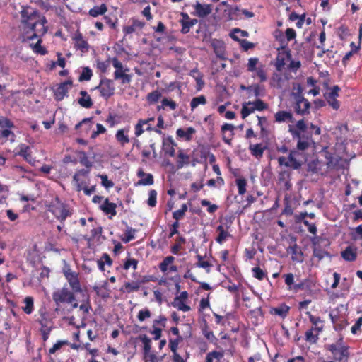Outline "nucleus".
Segmentation results:
<instances>
[{"label": "nucleus", "instance_id": "4c0bfd02", "mask_svg": "<svg viewBox=\"0 0 362 362\" xmlns=\"http://www.w3.org/2000/svg\"><path fill=\"white\" fill-rule=\"evenodd\" d=\"M248 105H252L254 110L262 111L268 107V105L264 103L262 100L257 99L254 102H248Z\"/></svg>", "mask_w": 362, "mask_h": 362}, {"label": "nucleus", "instance_id": "aec40b11", "mask_svg": "<svg viewBox=\"0 0 362 362\" xmlns=\"http://www.w3.org/2000/svg\"><path fill=\"white\" fill-rule=\"evenodd\" d=\"M66 280L69 282L70 287L72 291L75 293L81 292V284L78 277V274L76 273L74 275L66 276Z\"/></svg>", "mask_w": 362, "mask_h": 362}, {"label": "nucleus", "instance_id": "5701e85b", "mask_svg": "<svg viewBox=\"0 0 362 362\" xmlns=\"http://www.w3.org/2000/svg\"><path fill=\"white\" fill-rule=\"evenodd\" d=\"M290 308L285 305L281 304L278 307L272 308L270 310V313L272 315L280 316L282 318H285L288 312H289Z\"/></svg>", "mask_w": 362, "mask_h": 362}, {"label": "nucleus", "instance_id": "473e14b6", "mask_svg": "<svg viewBox=\"0 0 362 362\" xmlns=\"http://www.w3.org/2000/svg\"><path fill=\"white\" fill-rule=\"evenodd\" d=\"M172 306L183 312H187L191 310L190 306L185 304V301L181 300L178 298H174L172 302Z\"/></svg>", "mask_w": 362, "mask_h": 362}, {"label": "nucleus", "instance_id": "20e7f679", "mask_svg": "<svg viewBox=\"0 0 362 362\" xmlns=\"http://www.w3.org/2000/svg\"><path fill=\"white\" fill-rule=\"evenodd\" d=\"M75 293L73 291H70L65 284L61 289L52 293V298L57 305L59 303H72L76 300Z\"/></svg>", "mask_w": 362, "mask_h": 362}, {"label": "nucleus", "instance_id": "b1692460", "mask_svg": "<svg viewBox=\"0 0 362 362\" xmlns=\"http://www.w3.org/2000/svg\"><path fill=\"white\" fill-rule=\"evenodd\" d=\"M307 315L309 317L310 321L313 325V327L311 328L314 329L315 332H317V334H319L320 332H322L323 329V326L322 325V321L321 318L320 317L313 315L310 312H308Z\"/></svg>", "mask_w": 362, "mask_h": 362}, {"label": "nucleus", "instance_id": "ea45409f", "mask_svg": "<svg viewBox=\"0 0 362 362\" xmlns=\"http://www.w3.org/2000/svg\"><path fill=\"white\" fill-rule=\"evenodd\" d=\"M93 76L92 70L89 67H84L79 76V81H90Z\"/></svg>", "mask_w": 362, "mask_h": 362}, {"label": "nucleus", "instance_id": "9b49d317", "mask_svg": "<svg viewBox=\"0 0 362 362\" xmlns=\"http://www.w3.org/2000/svg\"><path fill=\"white\" fill-rule=\"evenodd\" d=\"M18 152L16 153V155L20 156L24 158L30 164H33L35 163V158L33 157L30 148L28 145L25 144H21L16 148Z\"/></svg>", "mask_w": 362, "mask_h": 362}, {"label": "nucleus", "instance_id": "13d9d810", "mask_svg": "<svg viewBox=\"0 0 362 362\" xmlns=\"http://www.w3.org/2000/svg\"><path fill=\"white\" fill-rule=\"evenodd\" d=\"M136 230L132 228H127L125 232V238L122 239V241L124 243H129L131 240L134 239V234H135Z\"/></svg>", "mask_w": 362, "mask_h": 362}, {"label": "nucleus", "instance_id": "6e6d98bb", "mask_svg": "<svg viewBox=\"0 0 362 362\" xmlns=\"http://www.w3.org/2000/svg\"><path fill=\"white\" fill-rule=\"evenodd\" d=\"M161 107L162 108L169 107L171 110H174L177 107V103L173 100L165 98L161 100Z\"/></svg>", "mask_w": 362, "mask_h": 362}, {"label": "nucleus", "instance_id": "052dcab7", "mask_svg": "<svg viewBox=\"0 0 362 362\" xmlns=\"http://www.w3.org/2000/svg\"><path fill=\"white\" fill-rule=\"evenodd\" d=\"M255 71L256 75L259 78L261 82H264L267 80V76L262 65L258 66Z\"/></svg>", "mask_w": 362, "mask_h": 362}, {"label": "nucleus", "instance_id": "864d4df0", "mask_svg": "<svg viewBox=\"0 0 362 362\" xmlns=\"http://www.w3.org/2000/svg\"><path fill=\"white\" fill-rule=\"evenodd\" d=\"M153 184V176L152 174H146L144 178L142 177L139 180L138 185H151Z\"/></svg>", "mask_w": 362, "mask_h": 362}, {"label": "nucleus", "instance_id": "a878e982", "mask_svg": "<svg viewBox=\"0 0 362 362\" xmlns=\"http://www.w3.org/2000/svg\"><path fill=\"white\" fill-rule=\"evenodd\" d=\"M128 129H121L117 130L115 134L117 141L122 146H124L129 142V139L127 135Z\"/></svg>", "mask_w": 362, "mask_h": 362}, {"label": "nucleus", "instance_id": "bf43d9fd", "mask_svg": "<svg viewBox=\"0 0 362 362\" xmlns=\"http://www.w3.org/2000/svg\"><path fill=\"white\" fill-rule=\"evenodd\" d=\"M98 177L101 179V185L106 189L111 188L114 186L113 182L108 180L107 175H99Z\"/></svg>", "mask_w": 362, "mask_h": 362}, {"label": "nucleus", "instance_id": "37998d69", "mask_svg": "<svg viewBox=\"0 0 362 362\" xmlns=\"http://www.w3.org/2000/svg\"><path fill=\"white\" fill-rule=\"evenodd\" d=\"M11 129V128H7L0 130V137L3 139H9L11 142H13L15 140V134Z\"/></svg>", "mask_w": 362, "mask_h": 362}, {"label": "nucleus", "instance_id": "c9c22d12", "mask_svg": "<svg viewBox=\"0 0 362 362\" xmlns=\"http://www.w3.org/2000/svg\"><path fill=\"white\" fill-rule=\"evenodd\" d=\"M318 334L314 329L310 328L305 332V340L310 344H315L318 340Z\"/></svg>", "mask_w": 362, "mask_h": 362}, {"label": "nucleus", "instance_id": "680f3d73", "mask_svg": "<svg viewBox=\"0 0 362 362\" xmlns=\"http://www.w3.org/2000/svg\"><path fill=\"white\" fill-rule=\"evenodd\" d=\"M151 315V311L148 308L141 310L137 315L138 320L140 322L144 321L146 319L149 318Z\"/></svg>", "mask_w": 362, "mask_h": 362}, {"label": "nucleus", "instance_id": "7ed1b4c3", "mask_svg": "<svg viewBox=\"0 0 362 362\" xmlns=\"http://www.w3.org/2000/svg\"><path fill=\"white\" fill-rule=\"evenodd\" d=\"M49 211L62 224L66 218L71 215V211H70L68 205L62 202L57 197L52 202L49 206Z\"/></svg>", "mask_w": 362, "mask_h": 362}, {"label": "nucleus", "instance_id": "39448f33", "mask_svg": "<svg viewBox=\"0 0 362 362\" xmlns=\"http://www.w3.org/2000/svg\"><path fill=\"white\" fill-rule=\"evenodd\" d=\"M292 95L296 100V105L294 106L295 112L302 115L309 113L310 104V102L302 95L300 88H298V93H293Z\"/></svg>", "mask_w": 362, "mask_h": 362}, {"label": "nucleus", "instance_id": "412c9836", "mask_svg": "<svg viewBox=\"0 0 362 362\" xmlns=\"http://www.w3.org/2000/svg\"><path fill=\"white\" fill-rule=\"evenodd\" d=\"M80 95L81 98L78 100V104L84 108H90L93 105L90 96L86 90H81Z\"/></svg>", "mask_w": 362, "mask_h": 362}, {"label": "nucleus", "instance_id": "cd10ccee", "mask_svg": "<svg viewBox=\"0 0 362 362\" xmlns=\"http://www.w3.org/2000/svg\"><path fill=\"white\" fill-rule=\"evenodd\" d=\"M275 121L281 123L284 122H293V115L290 112L287 111H279L277 112L275 115Z\"/></svg>", "mask_w": 362, "mask_h": 362}, {"label": "nucleus", "instance_id": "603ef678", "mask_svg": "<svg viewBox=\"0 0 362 362\" xmlns=\"http://www.w3.org/2000/svg\"><path fill=\"white\" fill-rule=\"evenodd\" d=\"M313 257L318 259L319 261L324 259L325 257H330L328 252L323 250L320 248H315L313 250Z\"/></svg>", "mask_w": 362, "mask_h": 362}, {"label": "nucleus", "instance_id": "0eeeda50", "mask_svg": "<svg viewBox=\"0 0 362 362\" xmlns=\"http://www.w3.org/2000/svg\"><path fill=\"white\" fill-rule=\"evenodd\" d=\"M95 88L100 91V95L105 99H108L113 95L115 90L113 81L106 78H102L99 86Z\"/></svg>", "mask_w": 362, "mask_h": 362}, {"label": "nucleus", "instance_id": "5fc2aeb1", "mask_svg": "<svg viewBox=\"0 0 362 362\" xmlns=\"http://www.w3.org/2000/svg\"><path fill=\"white\" fill-rule=\"evenodd\" d=\"M13 127L14 124L9 119L4 117H0V130Z\"/></svg>", "mask_w": 362, "mask_h": 362}, {"label": "nucleus", "instance_id": "338daca9", "mask_svg": "<svg viewBox=\"0 0 362 362\" xmlns=\"http://www.w3.org/2000/svg\"><path fill=\"white\" fill-rule=\"evenodd\" d=\"M247 105H248L247 104L243 105L241 110V115L243 119L246 118L249 115H250L255 111L252 107H249Z\"/></svg>", "mask_w": 362, "mask_h": 362}, {"label": "nucleus", "instance_id": "f3484780", "mask_svg": "<svg viewBox=\"0 0 362 362\" xmlns=\"http://www.w3.org/2000/svg\"><path fill=\"white\" fill-rule=\"evenodd\" d=\"M100 208L105 214H110L111 216L110 218L117 214L116 204L110 202L107 198L105 199Z\"/></svg>", "mask_w": 362, "mask_h": 362}, {"label": "nucleus", "instance_id": "e433bc0d", "mask_svg": "<svg viewBox=\"0 0 362 362\" xmlns=\"http://www.w3.org/2000/svg\"><path fill=\"white\" fill-rule=\"evenodd\" d=\"M187 209V205L186 204H182L180 209L173 212V218L176 220L175 221H178L184 217Z\"/></svg>", "mask_w": 362, "mask_h": 362}, {"label": "nucleus", "instance_id": "dca6fc26", "mask_svg": "<svg viewBox=\"0 0 362 362\" xmlns=\"http://www.w3.org/2000/svg\"><path fill=\"white\" fill-rule=\"evenodd\" d=\"M129 69L127 67L122 70H117L114 72V78L115 80L120 79L122 84L129 83L132 81V75L127 74V72Z\"/></svg>", "mask_w": 362, "mask_h": 362}, {"label": "nucleus", "instance_id": "ddd939ff", "mask_svg": "<svg viewBox=\"0 0 362 362\" xmlns=\"http://www.w3.org/2000/svg\"><path fill=\"white\" fill-rule=\"evenodd\" d=\"M286 250L288 254L291 255V259L293 262H303V253L300 247L296 243L290 245Z\"/></svg>", "mask_w": 362, "mask_h": 362}, {"label": "nucleus", "instance_id": "9d476101", "mask_svg": "<svg viewBox=\"0 0 362 362\" xmlns=\"http://www.w3.org/2000/svg\"><path fill=\"white\" fill-rule=\"evenodd\" d=\"M211 46L212 47L216 56L223 60L227 59L226 56V47L222 40L213 39L211 41Z\"/></svg>", "mask_w": 362, "mask_h": 362}, {"label": "nucleus", "instance_id": "774afa93", "mask_svg": "<svg viewBox=\"0 0 362 362\" xmlns=\"http://www.w3.org/2000/svg\"><path fill=\"white\" fill-rule=\"evenodd\" d=\"M222 355L218 351H212L207 354L206 362H213L214 358H219Z\"/></svg>", "mask_w": 362, "mask_h": 362}, {"label": "nucleus", "instance_id": "6ab92c4d", "mask_svg": "<svg viewBox=\"0 0 362 362\" xmlns=\"http://www.w3.org/2000/svg\"><path fill=\"white\" fill-rule=\"evenodd\" d=\"M341 257L347 262H354L356 259V249L349 246L344 250L341 252Z\"/></svg>", "mask_w": 362, "mask_h": 362}, {"label": "nucleus", "instance_id": "bb28decb", "mask_svg": "<svg viewBox=\"0 0 362 362\" xmlns=\"http://www.w3.org/2000/svg\"><path fill=\"white\" fill-rule=\"evenodd\" d=\"M265 148L262 144H250L249 146L251 154L257 158L262 157Z\"/></svg>", "mask_w": 362, "mask_h": 362}, {"label": "nucleus", "instance_id": "c85d7f7f", "mask_svg": "<svg viewBox=\"0 0 362 362\" xmlns=\"http://www.w3.org/2000/svg\"><path fill=\"white\" fill-rule=\"evenodd\" d=\"M74 40L76 41L75 46L78 49H80L82 52H88L89 47L88 44L81 34L76 35Z\"/></svg>", "mask_w": 362, "mask_h": 362}, {"label": "nucleus", "instance_id": "de8ad7c7", "mask_svg": "<svg viewBox=\"0 0 362 362\" xmlns=\"http://www.w3.org/2000/svg\"><path fill=\"white\" fill-rule=\"evenodd\" d=\"M145 124H146V122H144L142 119H139L134 127V134L136 137L140 136L144 132L145 129L144 126H145Z\"/></svg>", "mask_w": 362, "mask_h": 362}, {"label": "nucleus", "instance_id": "f03ea898", "mask_svg": "<svg viewBox=\"0 0 362 362\" xmlns=\"http://www.w3.org/2000/svg\"><path fill=\"white\" fill-rule=\"evenodd\" d=\"M288 132L291 133L293 140L297 141V151H304L308 149L314 144L312 137V132L308 130V127L304 119L298 120L295 126L289 125Z\"/></svg>", "mask_w": 362, "mask_h": 362}, {"label": "nucleus", "instance_id": "6e6552de", "mask_svg": "<svg viewBox=\"0 0 362 362\" xmlns=\"http://www.w3.org/2000/svg\"><path fill=\"white\" fill-rule=\"evenodd\" d=\"M300 153L296 150L291 151L288 158L281 156L278 158V162L281 165L292 168L293 169H298L301 166V163L298 160Z\"/></svg>", "mask_w": 362, "mask_h": 362}, {"label": "nucleus", "instance_id": "7c9ffc66", "mask_svg": "<svg viewBox=\"0 0 362 362\" xmlns=\"http://www.w3.org/2000/svg\"><path fill=\"white\" fill-rule=\"evenodd\" d=\"M180 22L182 25L181 33L187 34L189 32L190 28L197 23L198 21L194 18L188 21L181 20Z\"/></svg>", "mask_w": 362, "mask_h": 362}, {"label": "nucleus", "instance_id": "4be33fe9", "mask_svg": "<svg viewBox=\"0 0 362 362\" xmlns=\"http://www.w3.org/2000/svg\"><path fill=\"white\" fill-rule=\"evenodd\" d=\"M228 226H226V227L223 225H219L216 228V230L218 233V236L216 238V241L219 243L222 244L223 242L226 240V239L230 236L229 233L228 232Z\"/></svg>", "mask_w": 362, "mask_h": 362}, {"label": "nucleus", "instance_id": "f8f14e48", "mask_svg": "<svg viewBox=\"0 0 362 362\" xmlns=\"http://www.w3.org/2000/svg\"><path fill=\"white\" fill-rule=\"evenodd\" d=\"M194 13L192 14L199 18H204L211 13V6L209 4H202L199 1L193 5Z\"/></svg>", "mask_w": 362, "mask_h": 362}, {"label": "nucleus", "instance_id": "423d86ee", "mask_svg": "<svg viewBox=\"0 0 362 362\" xmlns=\"http://www.w3.org/2000/svg\"><path fill=\"white\" fill-rule=\"evenodd\" d=\"M329 350L333 354L334 359L339 361L346 359L349 356L348 347L343 344L342 339L339 340L335 344H330Z\"/></svg>", "mask_w": 362, "mask_h": 362}, {"label": "nucleus", "instance_id": "69168bd1", "mask_svg": "<svg viewBox=\"0 0 362 362\" xmlns=\"http://www.w3.org/2000/svg\"><path fill=\"white\" fill-rule=\"evenodd\" d=\"M326 100H327L329 105L334 110H338L339 108V103L337 100V98H334L332 96H325Z\"/></svg>", "mask_w": 362, "mask_h": 362}, {"label": "nucleus", "instance_id": "a211bd4d", "mask_svg": "<svg viewBox=\"0 0 362 362\" xmlns=\"http://www.w3.org/2000/svg\"><path fill=\"white\" fill-rule=\"evenodd\" d=\"M40 325V332H52L54 329V322L51 319L47 318L45 315H42L38 320Z\"/></svg>", "mask_w": 362, "mask_h": 362}, {"label": "nucleus", "instance_id": "f257e3e1", "mask_svg": "<svg viewBox=\"0 0 362 362\" xmlns=\"http://www.w3.org/2000/svg\"><path fill=\"white\" fill-rule=\"evenodd\" d=\"M22 23L23 41L40 38L47 32L45 24L47 23L45 17L30 7H23L21 11Z\"/></svg>", "mask_w": 362, "mask_h": 362}, {"label": "nucleus", "instance_id": "3c124183", "mask_svg": "<svg viewBox=\"0 0 362 362\" xmlns=\"http://www.w3.org/2000/svg\"><path fill=\"white\" fill-rule=\"evenodd\" d=\"M42 40L40 38L38 39L37 43L34 45L33 46L30 45L33 47V51L37 53L40 54L41 55H45L47 53V49L41 46Z\"/></svg>", "mask_w": 362, "mask_h": 362}, {"label": "nucleus", "instance_id": "0e129e2a", "mask_svg": "<svg viewBox=\"0 0 362 362\" xmlns=\"http://www.w3.org/2000/svg\"><path fill=\"white\" fill-rule=\"evenodd\" d=\"M68 344L67 341H58L53 346L49 349V354H54L57 350L60 349L63 345Z\"/></svg>", "mask_w": 362, "mask_h": 362}, {"label": "nucleus", "instance_id": "58836bf2", "mask_svg": "<svg viewBox=\"0 0 362 362\" xmlns=\"http://www.w3.org/2000/svg\"><path fill=\"white\" fill-rule=\"evenodd\" d=\"M206 103V99L205 96L201 95L192 99L190 102V107L192 110H194L199 105H205Z\"/></svg>", "mask_w": 362, "mask_h": 362}, {"label": "nucleus", "instance_id": "f704fd0d", "mask_svg": "<svg viewBox=\"0 0 362 362\" xmlns=\"http://www.w3.org/2000/svg\"><path fill=\"white\" fill-rule=\"evenodd\" d=\"M140 339L144 344V353L145 358L147 357V355L150 354V351L151 349V340L146 335H143L140 337Z\"/></svg>", "mask_w": 362, "mask_h": 362}, {"label": "nucleus", "instance_id": "2eb2a0df", "mask_svg": "<svg viewBox=\"0 0 362 362\" xmlns=\"http://www.w3.org/2000/svg\"><path fill=\"white\" fill-rule=\"evenodd\" d=\"M175 144L172 136L163 137V147L165 153L171 157H173L175 153L174 146Z\"/></svg>", "mask_w": 362, "mask_h": 362}, {"label": "nucleus", "instance_id": "09e8293b", "mask_svg": "<svg viewBox=\"0 0 362 362\" xmlns=\"http://www.w3.org/2000/svg\"><path fill=\"white\" fill-rule=\"evenodd\" d=\"M157 202V192L154 189H151L148 192V199L147 204L151 207H154Z\"/></svg>", "mask_w": 362, "mask_h": 362}, {"label": "nucleus", "instance_id": "4468645a", "mask_svg": "<svg viewBox=\"0 0 362 362\" xmlns=\"http://www.w3.org/2000/svg\"><path fill=\"white\" fill-rule=\"evenodd\" d=\"M235 127L233 124L226 123L221 127L223 133V140L227 144H230L231 139L233 136V130Z\"/></svg>", "mask_w": 362, "mask_h": 362}, {"label": "nucleus", "instance_id": "a18cd8bd", "mask_svg": "<svg viewBox=\"0 0 362 362\" xmlns=\"http://www.w3.org/2000/svg\"><path fill=\"white\" fill-rule=\"evenodd\" d=\"M237 34H240V37H247L248 33L245 30H242L240 28H235L233 30V32L230 34V36L232 39L235 41H240L239 36Z\"/></svg>", "mask_w": 362, "mask_h": 362}, {"label": "nucleus", "instance_id": "72a5a7b5", "mask_svg": "<svg viewBox=\"0 0 362 362\" xmlns=\"http://www.w3.org/2000/svg\"><path fill=\"white\" fill-rule=\"evenodd\" d=\"M23 303L25 304V306L22 308L23 310L26 314H31L34 309L33 298L30 296H28L24 299Z\"/></svg>", "mask_w": 362, "mask_h": 362}, {"label": "nucleus", "instance_id": "c756f323", "mask_svg": "<svg viewBox=\"0 0 362 362\" xmlns=\"http://www.w3.org/2000/svg\"><path fill=\"white\" fill-rule=\"evenodd\" d=\"M107 11V6L102 4L100 6H95L88 11V14L92 17H98L100 15H103Z\"/></svg>", "mask_w": 362, "mask_h": 362}, {"label": "nucleus", "instance_id": "2f4dec72", "mask_svg": "<svg viewBox=\"0 0 362 362\" xmlns=\"http://www.w3.org/2000/svg\"><path fill=\"white\" fill-rule=\"evenodd\" d=\"M195 132V130L192 127H189L186 130L181 128L176 131V134L178 137L185 138L186 140L189 141L191 139L192 134Z\"/></svg>", "mask_w": 362, "mask_h": 362}, {"label": "nucleus", "instance_id": "e2e57ef3", "mask_svg": "<svg viewBox=\"0 0 362 362\" xmlns=\"http://www.w3.org/2000/svg\"><path fill=\"white\" fill-rule=\"evenodd\" d=\"M137 263L138 262L135 259L129 258L125 261L124 264V269L128 270L131 267L134 269H136L137 267Z\"/></svg>", "mask_w": 362, "mask_h": 362}, {"label": "nucleus", "instance_id": "c03bdc74", "mask_svg": "<svg viewBox=\"0 0 362 362\" xmlns=\"http://www.w3.org/2000/svg\"><path fill=\"white\" fill-rule=\"evenodd\" d=\"M160 97L161 93L159 90H156L152 91L151 93H149L147 95L146 98L150 103H156L158 101Z\"/></svg>", "mask_w": 362, "mask_h": 362}, {"label": "nucleus", "instance_id": "a19ab883", "mask_svg": "<svg viewBox=\"0 0 362 362\" xmlns=\"http://www.w3.org/2000/svg\"><path fill=\"white\" fill-rule=\"evenodd\" d=\"M124 289H123V288H122L120 289V291H123V292H127V293H131V292H133V291H136L139 290V284L137 283V282H126L124 284Z\"/></svg>", "mask_w": 362, "mask_h": 362}, {"label": "nucleus", "instance_id": "393cba45", "mask_svg": "<svg viewBox=\"0 0 362 362\" xmlns=\"http://www.w3.org/2000/svg\"><path fill=\"white\" fill-rule=\"evenodd\" d=\"M247 90L250 95L255 97L263 96L264 95V87L259 84L255 83L247 87Z\"/></svg>", "mask_w": 362, "mask_h": 362}, {"label": "nucleus", "instance_id": "1a4fd4ad", "mask_svg": "<svg viewBox=\"0 0 362 362\" xmlns=\"http://www.w3.org/2000/svg\"><path fill=\"white\" fill-rule=\"evenodd\" d=\"M73 86V81L71 79H68L61 83L54 90V97L56 100H62L66 96L69 89Z\"/></svg>", "mask_w": 362, "mask_h": 362}, {"label": "nucleus", "instance_id": "49530a36", "mask_svg": "<svg viewBox=\"0 0 362 362\" xmlns=\"http://www.w3.org/2000/svg\"><path fill=\"white\" fill-rule=\"evenodd\" d=\"M175 258L173 256L166 257L159 265V268L161 272H166L168 270V266L172 264Z\"/></svg>", "mask_w": 362, "mask_h": 362}, {"label": "nucleus", "instance_id": "79ce46f5", "mask_svg": "<svg viewBox=\"0 0 362 362\" xmlns=\"http://www.w3.org/2000/svg\"><path fill=\"white\" fill-rule=\"evenodd\" d=\"M238 189V194L243 195L246 192L247 181L245 178H238L235 180Z\"/></svg>", "mask_w": 362, "mask_h": 362}, {"label": "nucleus", "instance_id": "4d7b16f0", "mask_svg": "<svg viewBox=\"0 0 362 362\" xmlns=\"http://www.w3.org/2000/svg\"><path fill=\"white\" fill-rule=\"evenodd\" d=\"M259 59L256 57L250 58L247 63V71L249 72H255L258 66Z\"/></svg>", "mask_w": 362, "mask_h": 362}, {"label": "nucleus", "instance_id": "8fccbe9b", "mask_svg": "<svg viewBox=\"0 0 362 362\" xmlns=\"http://www.w3.org/2000/svg\"><path fill=\"white\" fill-rule=\"evenodd\" d=\"M252 272L253 276L260 281L267 275V273L259 267L252 268Z\"/></svg>", "mask_w": 362, "mask_h": 362}]
</instances>
